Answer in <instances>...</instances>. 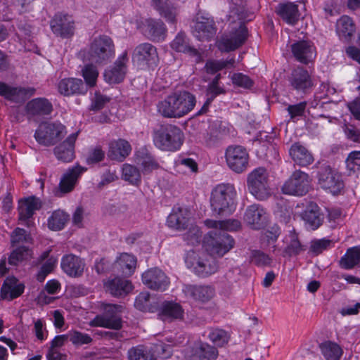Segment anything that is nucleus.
<instances>
[{"mask_svg": "<svg viewBox=\"0 0 360 360\" xmlns=\"http://www.w3.org/2000/svg\"><path fill=\"white\" fill-rule=\"evenodd\" d=\"M289 154L293 161L301 167L308 166L314 162L311 153L299 143H295L291 146Z\"/></svg>", "mask_w": 360, "mask_h": 360, "instance_id": "nucleus-40", "label": "nucleus"}, {"mask_svg": "<svg viewBox=\"0 0 360 360\" xmlns=\"http://www.w3.org/2000/svg\"><path fill=\"white\" fill-rule=\"evenodd\" d=\"M32 257V250L26 246H19L12 251L8 257V264L11 266H17L24 260H27Z\"/></svg>", "mask_w": 360, "mask_h": 360, "instance_id": "nucleus-51", "label": "nucleus"}, {"mask_svg": "<svg viewBox=\"0 0 360 360\" xmlns=\"http://www.w3.org/2000/svg\"><path fill=\"white\" fill-rule=\"evenodd\" d=\"M319 185L333 195L338 194L344 187L341 176L326 164L318 167L316 174Z\"/></svg>", "mask_w": 360, "mask_h": 360, "instance_id": "nucleus-8", "label": "nucleus"}, {"mask_svg": "<svg viewBox=\"0 0 360 360\" xmlns=\"http://www.w3.org/2000/svg\"><path fill=\"white\" fill-rule=\"evenodd\" d=\"M217 28L212 19L198 17L193 27V34L200 41H209L216 34Z\"/></svg>", "mask_w": 360, "mask_h": 360, "instance_id": "nucleus-23", "label": "nucleus"}, {"mask_svg": "<svg viewBox=\"0 0 360 360\" xmlns=\"http://www.w3.org/2000/svg\"><path fill=\"white\" fill-rule=\"evenodd\" d=\"M158 316L164 321L181 320L184 318V309L179 303L165 301L160 307Z\"/></svg>", "mask_w": 360, "mask_h": 360, "instance_id": "nucleus-37", "label": "nucleus"}, {"mask_svg": "<svg viewBox=\"0 0 360 360\" xmlns=\"http://www.w3.org/2000/svg\"><path fill=\"white\" fill-rule=\"evenodd\" d=\"M185 294L202 303L210 301L214 295V289L209 285H186L183 289Z\"/></svg>", "mask_w": 360, "mask_h": 360, "instance_id": "nucleus-34", "label": "nucleus"}, {"mask_svg": "<svg viewBox=\"0 0 360 360\" xmlns=\"http://www.w3.org/2000/svg\"><path fill=\"white\" fill-rule=\"evenodd\" d=\"M115 54L113 40L108 35H99L91 41L89 56L91 61L98 64H106Z\"/></svg>", "mask_w": 360, "mask_h": 360, "instance_id": "nucleus-4", "label": "nucleus"}, {"mask_svg": "<svg viewBox=\"0 0 360 360\" xmlns=\"http://www.w3.org/2000/svg\"><path fill=\"white\" fill-rule=\"evenodd\" d=\"M171 48L176 52L184 53L193 59L196 63L202 61L201 53L194 46H191L190 41L184 32H179L170 44Z\"/></svg>", "mask_w": 360, "mask_h": 360, "instance_id": "nucleus-18", "label": "nucleus"}, {"mask_svg": "<svg viewBox=\"0 0 360 360\" xmlns=\"http://www.w3.org/2000/svg\"><path fill=\"white\" fill-rule=\"evenodd\" d=\"M291 51L295 59L304 64H308L316 57L315 47L308 41H297L292 44Z\"/></svg>", "mask_w": 360, "mask_h": 360, "instance_id": "nucleus-25", "label": "nucleus"}, {"mask_svg": "<svg viewBox=\"0 0 360 360\" xmlns=\"http://www.w3.org/2000/svg\"><path fill=\"white\" fill-rule=\"evenodd\" d=\"M129 360H153L143 345L133 347L127 352Z\"/></svg>", "mask_w": 360, "mask_h": 360, "instance_id": "nucleus-52", "label": "nucleus"}, {"mask_svg": "<svg viewBox=\"0 0 360 360\" xmlns=\"http://www.w3.org/2000/svg\"><path fill=\"white\" fill-rule=\"evenodd\" d=\"M196 103L194 95L186 91L174 92L158 102V112L164 117L180 118L190 112Z\"/></svg>", "mask_w": 360, "mask_h": 360, "instance_id": "nucleus-1", "label": "nucleus"}, {"mask_svg": "<svg viewBox=\"0 0 360 360\" xmlns=\"http://www.w3.org/2000/svg\"><path fill=\"white\" fill-rule=\"evenodd\" d=\"M69 340L75 345H82L90 344L92 338L88 334L74 330L69 332Z\"/></svg>", "mask_w": 360, "mask_h": 360, "instance_id": "nucleus-60", "label": "nucleus"}, {"mask_svg": "<svg viewBox=\"0 0 360 360\" xmlns=\"http://www.w3.org/2000/svg\"><path fill=\"white\" fill-rule=\"evenodd\" d=\"M205 224L209 228L217 229V230L226 231H237L240 228V221L237 219H226V220H212L207 219Z\"/></svg>", "mask_w": 360, "mask_h": 360, "instance_id": "nucleus-46", "label": "nucleus"}, {"mask_svg": "<svg viewBox=\"0 0 360 360\" xmlns=\"http://www.w3.org/2000/svg\"><path fill=\"white\" fill-rule=\"evenodd\" d=\"M250 260L251 262L259 266H269L271 262L269 255L257 250H254L251 252Z\"/></svg>", "mask_w": 360, "mask_h": 360, "instance_id": "nucleus-59", "label": "nucleus"}, {"mask_svg": "<svg viewBox=\"0 0 360 360\" xmlns=\"http://www.w3.org/2000/svg\"><path fill=\"white\" fill-rule=\"evenodd\" d=\"M189 220V212L186 208L174 207L167 217V224L173 229L182 231L187 228Z\"/></svg>", "mask_w": 360, "mask_h": 360, "instance_id": "nucleus-35", "label": "nucleus"}, {"mask_svg": "<svg viewBox=\"0 0 360 360\" xmlns=\"http://www.w3.org/2000/svg\"><path fill=\"white\" fill-rule=\"evenodd\" d=\"M123 307L118 304H108L104 312L97 316L94 321L96 326L118 330L122 327L121 312Z\"/></svg>", "mask_w": 360, "mask_h": 360, "instance_id": "nucleus-11", "label": "nucleus"}, {"mask_svg": "<svg viewBox=\"0 0 360 360\" xmlns=\"http://www.w3.org/2000/svg\"><path fill=\"white\" fill-rule=\"evenodd\" d=\"M208 338L210 341H212L215 345L218 347H222L224 345L227 344L229 340V335L228 333L222 330V329H214L212 330L209 335Z\"/></svg>", "mask_w": 360, "mask_h": 360, "instance_id": "nucleus-57", "label": "nucleus"}, {"mask_svg": "<svg viewBox=\"0 0 360 360\" xmlns=\"http://www.w3.org/2000/svg\"><path fill=\"white\" fill-rule=\"evenodd\" d=\"M359 264L360 245L348 248L339 261L340 266L346 270L352 269Z\"/></svg>", "mask_w": 360, "mask_h": 360, "instance_id": "nucleus-45", "label": "nucleus"}, {"mask_svg": "<svg viewBox=\"0 0 360 360\" xmlns=\"http://www.w3.org/2000/svg\"><path fill=\"white\" fill-rule=\"evenodd\" d=\"M74 25L72 16L62 13L56 14L50 22L52 32L63 38H69L74 34Z\"/></svg>", "mask_w": 360, "mask_h": 360, "instance_id": "nucleus-17", "label": "nucleus"}, {"mask_svg": "<svg viewBox=\"0 0 360 360\" xmlns=\"http://www.w3.org/2000/svg\"><path fill=\"white\" fill-rule=\"evenodd\" d=\"M176 167L179 170H182L184 172L197 173L198 171L197 162L190 158H179L176 161Z\"/></svg>", "mask_w": 360, "mask_h": 360, "instance_id": "nucleus-58", "label": "nucleus"}, {"mask_svg": "<svg viewBox=\"0 0 360 360\" xmlns=\"http://www.w3.org/2000/svg\"><path fill=\"white\" fill-rule=\"evenodd\" d=\"M58 89L60 94L69 96L75 94H84L87 91L86 85L80 79L65 78L61 79Z\"/></svg>", "mask_w": 360, "mask_h": 360, "instance_id": "nucleus-30", "label": "nucleus"}, {"mask_svg": "<svg viewBox=\"0 0 360 360\" xmlns=\"http://www.w3.org/2000/svg\"><path fill=\"white\" fill-rule=\"evenodd\" d=\"M244 220L251 229L259 230L266 225V213L261 205L253 204L247 207Z\"/></svg>", "mask_w": 360, "mask_h": 360, "instance_id": "nucleus-24", "label": "nucleus"}, {"mask_svg": "<svg viewBox=\"0 0 360 360\" xmlns=\"http://www.w3.org/2000/svg\"><path fill=\"white\" fill-rule=\"evenodd\" d=\"M355 32V24L348 15H343L337 21L336 32L341 41L349 42Z\"/></svg>", "mask_w": 360, "mask_h": 360, "instance_id": "nucleus-39", "label": "nucleus"}, {"mask_svg": "<svg viewBox=\"0 0 360 360\" xmlns=\"http://www.w3.org/2000/svg\"><path fill=\"white\" fill-rule=\"evenodd\" d=\"M122 179L130 184L138 186L141 182L140 170L135 166L124 164L122 167Z\"/></svg>", "mask_w": 360, "mask_h": 360, "instance_id": "nucleus-50", "label": "nucleus"}, {"mask_svg": "<svg viewBox=\"0 0 360 360\" xmlns=\"http://www.w3.org/2000/svg\"><path fill=\"white\" fill-rule=\"evenodd\" d=\"M128 53L124 51L118 56L112 66L104 72V79L109 84H118L123 81L127 70Z\"/></svg>", "mask_w": 360, "mask_h": 360, "instance_id": "nucleus-14", "label": "nucleus"}, {"mask_svg": "<svg viewBox=\"0 0 360 360\" xmlns=\"http://www.w3.org/2000/svg\"><path fill=\"white\" fill-rule=\"evenodd\" d=\"M289 82L293 89L304 94L307 93L314 86L311 75L302 67H297L292 71Z\"/></svg>", "mask_w": 360, "mask_h": 360, "instance_id": "nucleus-20", "label": "nucleus"}, {"mask_svg": "<svg viewBox=\"0 0 360 360\" xmlns=\"http://www.w3.org/2000/svg\"><path fill=\"white\" fill-rule=\"evenodd\" d=\"M151 6L169 23L175 24L179 14L178 7L170 0H151Z\"/></svg>", "mask_w": 360, "mask_h": 360, "instance_id": "nucleus-28", "label": "nucleus"}, {"mask_svg": "<svg viewBox=\"0 0 360 360\" xmlns=\"http://www.w3.org/2000/svg\"><path fill=\"white\" fill-rule=\"evenodd\" d=\"M310 187L308 174L297 169L294 171L281 186L283 194L302 197L305 195Z\"/></svg>", "mask_w": 360, "mask_h": 360, "instance_id": "nucleus-7", "label": "nucleus"}, {"mask_svg": "<svg viewBox=\"0 0 360 360\" xmlns=\"http://www.w3.org/2000/svg\"><path fill=\"white\" fill-rule=\"evenodd\" d=\"M32 238L30 235L28 234L23 229L16 228L11 235V243L13 246H15L21 242H30Z\"/></svg>", "mask_w": 360, "mask_h": 360, "instance_id": "nucleus-63", "label": "nucleus"}, {"mask_svg": "<svg viewBox=\"0 0 360 360\" xmlns=\"http://www.w3.org/2000/svg\"><path fill=\"white\" fill-rule=\"evenodd\" d=\"M25 108V115L29 120L38 121L51 113L53 105L47 98L39 97L28 101Z\"/></svg>", "mask_w": 360, "mask_h": 360, "instance_id": "nucleus-13", "label": "nucleus"}, {"mask_svg": "<svg viewBox=\"0 0 360 360\" xmlns=\"http://www.w3.org/2000/svg\"><path fill=\"white\" fill-rule=\"evenodd\" d=\"M320 348L326 360H340L342 354L341 347L338 344L330 341L322 343Z\"/></svg>", "mask_w": 360, "mask_h": 360, "instance_id": "nucleus-49", "label": "nucleus"}, {"mask_svg": "<svg viewBox=\"0 0 360 360\" xmlns=\"http://www.w3.org/2000/svg\"><path fill=\"white\" fill-rule=\"evenodd\" d=\"M210 235L207 246L211 255L222 257L233 247L234 240L226 231L214 229Z\"/></svg>", "mask_w": 360, "mask_h": 360, "instance_id": "nucleus-9", "label": "nucleus"}, {"mask_svg": "<svg viewBox=\"0 0 360 360\" xmlns=\"http://www.w3.org/2000/svg\"><path fill=\"white\" fill-rule=\"evenodd\" d=\"M217 356L216 347L201 341L195 342L187 354L188 360H216Z\"/></svg>", "mask_w": 360, "mask_h": 360, "instance_id": "nucleus-22", "label": "nucleus"}, {"mask_svg": "<svg viewBox=\"0 0 360 360\" xmlns=\"http://www.w3.org/2000/svg\"><path fill=\"white\" fill-rule=\"evenodd\" d=\"M25 289V285L15 277L7 278L1 288L0 300H13L20 296Z\"/></svg>", "mask_w": 360, "mask_h": 360, "instance_id": "nucleus-33", "label": "nucleus"}, {"mask_svg": "<svg viewBox=\"0 0 360 360\" xmlns=\"http://www.w3.org/2000/svg\"><path fill=\"white\" fill-rule=\"evenodd\" d=\"M330 243L331 240L326 238L314 240L311 242L309 250L315 255H318L326 250Z\"/></svg>", "mask_w": 360, "mask_h": 360, "instance_id": "nucleus-62", "label": "nucleus"}, {"mask_svg": "<svg viewBox=\"0 0 360 360\" xmlns=\"http://www.w3.org/2000/svg\"><path fill=\"white\" fill-rule=\"evenodd\" d=\"M248 36V28L244 24H240L230 38L223 39L219 42V48L226 51H233L245 43Z\"/></svg>", "mask_w": 360, "mask_h": 360, "instance_id": "nucleus-29", "label": "nucleus"}, {"mask_svg": "<svg viewBox=\"0 0 360 360\" xmlns=\"http://www.w3.org/2000/svg\"><path fill=\"white\" fill-rule=\"evenodd\" d=\"M234 62L233 59H231L230 60H208L205 63V68L208 74L213 75L226 68L229 64L233 65Z\"/></svg>", "mask_w": 360, "mask_h": 360, "instance_id": "nucleus-54", "label": "nucleus"}, {"mask_svg": "<svg viewBox=\"0 0 360 360\" xmlns=\"http://www.w3.org/2000/svg\"><path fill=\"white\" fill-rule=\"evenodd\" d=\"M86 170L79 165L69 169L61 177L59 183L60 191L67 193L73 190L77 179Z\"/></svg>", "mask_w": 360, "mask_h": 360, "instance_id": "nucleus-31", "label": "nucleus"}, {"mask_svg": "<svg viewBox=\"0 0 360 360\" xmlns=\"http://www.w3.org/2000/svg\"><path fill=\"white\" fill-rule=\"evenodd\" d=\"M225 94L226 90L224 87L216 84H208L206 91V95L207 96V100L200 110L197 112V115H200L206 113L208 110L210 105L214 101V99L217 96Z\"/></svg>", "mask_w": 360, "mask_h": 360, "instance_id": "nucleus-48", "label": "nucleus"}, {"mask_svg": "<svg viewBox=\"0 0 360 360\" xmlns=\"http://www.w3.org/2000/svg\"><path fill=\"white\" fill-rule=\"evenodd\" d=\"M82 75L86 82L85 85L94 86L96 83L98 72L96 66L92 64H88L82 69Z\"/></svg>", "mask_w": 360, "mask_h": 360, "instance_id": "nucleus-56", "label": "nucleus"}, {"mask_svg": "<svg viewBox=\"0 0 360 360\" xmlns=\"http://www.w3.org/2000/svg\"><path fill=\"white\" fill-rule=\"evenodd\" d=\"M131 151V145L126 140L118 139L109 143L108 156L112 160L123 161Z\"/></svg>", "mask_w": 360, "mask_h": 360, "instance_id": "nucleus-41", "label": "nucleus"}, {"mask_svg": "<svg viewBox=\"0 0 360 360\" xmlns=\"http://www.w3.org/2000/svg\"><path fill=\"white\" fill-rule=\"evenodd\" d=\"M56 260L53 258H49L42 264L37 274V279L39 282H43L47 275L50 274L56 266Z\"/></svg>", "mask_w": 360, "mask_h": 360, "instance_id": "nucleus-61", "label": "nucleus"}, {"mask_svg": "<svg viewBox=\"0 0 360 360\" xmlns=\"http://www.w3.org/2000/svg\"><path fill=\"white\" fill-rule=\"evenodd\" d=\"M34 87H15L4 82H0V95L6 99L20 103L35 94Z\"/></svg>", "mask_w": 360, "mask_h": 360, "instance_id": "nucleus-21", "label": "nucleus"}, {"mask_svg": "<svg viewBox=\"0 0 360 360\" xmlns=\"http://www.w3.org/2000/svg\"><path fill=\"white\" fill-rule=\"evenodd\" d=\"M276 12L283 21L291 25H295L300 17L297 5L292 2L279 4Z\"/></svg>", "mask_w": 360, "mask_h": 360, "instance_id": "nucleus-38", "label": "nucleus"}, {"mask_svg": "<svg viewBox=\"0 0 360 360\" xmlns=\"http://www.w3.org/2000/svg\"><path fill=\"white\" fill-rule=\"evenodd\" d=\"M185 262L188 267H193L194 272L201 277H206L215 273L218 269V264L214 258L195 259V252L188 253Z\"/></svg>", "mask_w": 360, "mask_h": 360, "instance_id": "nucleus-16", "label": "nucleus"}, {"mask_svg": "<svg viewBox=\"0 0 360 360\" xmlns=\"http://www.w3.org/2000/svg\"><path fill=\"white\" fill-rule=\"evenodd\" d=\"M249 155L240 146H229L226 151V160L229 168L236 173H242L248 166Z\"/></svg>", "mask_w": 360, "mask_h": 360, "instance_id": "nucleus-12", "label": "nucleus"}, {"mask_svg": "<svg viewBox=\"0 0 360 360\" xmlns=\"http://www.w3.org/2000/svg\"><path fill=\"white\" fill-rule=\"evenodd\" d=\"M134 161L143 174H148L159 167V164L146 148H141L135 153Z\"/></svg>", "mask_w": 360, "mask_h": 360, "instance_id": "nucleus-36", "label": "nucleus"}, {"mask_svg": "<svg viewBox=\"0 0 360 360\" xmlns=\"http://www.w3.org/2000/svg\"><path fill=\"white\" fill-rule=\"evenodd\" d=\"M142 281L148 288L155 290H165L169 281L165 274L158 268H151L142 274Z\"/></svg>", "mask_w": 360, "mask_h": 360, "instance_id": "nucleus-19", "label": "nucleus"}, {"mask_svg": "<svg viewBox=\"0 0 360 360\" xmlns=\"http://www.w3.org/2000/svg\"><path fill=\"white\" fill-rule=\"evenodd\" d=\"M107 290L115 297L127 295L132 290L131 283L124 278L115 277L105 283Z\"/></svg>", "mask_w": 360, "mask_h": 360, "instance_id": "nucleus-43", "label": "nucleus"}, {"mask_svg": "<svg viewBox=\"0 0 360 360\" xmlns=\"http://www.w3.org/2000/svg\"><path fill=\"white\" fill-rule=\"evenodd\" d=\"M303 250L304 248L298 240L297 236L292 233L290 234V241L285 248L283 255L284 257L297 255Z\"/></svg>", "mask_w": 360, "mask_h": 360, "instance_id": "nucleus-53", "label": "nucleus"}, {"mask_svg": "<svg viewBox=\"0 0 360 360\" xmlns=\"http://www.w3.org/2000/svg\"><path fill=\"white\" fill-rule=\"evenodd\" d=\"M69 215L60 210L54 211L48 219V227L52 231L62 230L67 221Z\"/></svg>", "mask_w": 360, "mask_h": 360, "instance_id": "nucleus-47", "label": "nucleus"}, {"mask_svg": "<svg viewBox=\"0 0 360 360\" xmlns=\"http://www.w3.org/2000/svg\"><path fill=\"white\" fill-rule=\"evenodd\" d=\"M307 229L316 230L323 224L324 216L316 203L311 202L301 214Z\"/></svg>", "mask_w": 360, "mask_h": 360, "instance_id": "nucleus-32", "label": "nucleus"}, {"mask_svg": "<svg viewBox=\"0 0 360 360\" xmlns=\"http://www.w3.org/2000/svg\"><path fill=\"white\" fill-rule=\"evenodd\" d=\"M60 266L68 276L77 278L83 274L85 263L79 257L69 254L62 257Z\"/></svg>", "mask_w": 360, "mask_h": 360, "instance_id": "nucleus-27", "label": "nucleus"}, {"mask_svg": "<svg viewBox=\"0 0 360 360\" xmlns=\"http://www.w3.org/2000/svg\"><path fill=\"white\" fill-rule=\"evenodd\" d=\"M136 265V257L128 253H122L114 264V268L120 271L124 276H130Z\"/></svg>", "mask_w": 360, "mask_h": 360, "instance_id": "nucleus-44", "label": "nucleus"}, {"mask_svg": "<svg viewBox=\"0 0 360 360\" xmlns=\"http://www.w3.org/2000/svg\"><path fill=\"white\" fill-rule=\"evenodd\" d=\"M248 188L249 191L258 200H263L270 195L269 175L266 169L258 167L248 176Z\"/></svg>", "mask_w": 360, "mask_h": 360, "instance_id": "nucleus-6", "label": "nucleus"}, {"mask_svg": "<svg viewBox=\"0 0 360 360\" xmlns=\"http://www.w3.org/2000/svg\"><path fill=\"white\" fill-rule=\"evenodd\" d=\"M236 191L229 184H221L212 191L210 205L214 214L220 217L231 215L236 209Z\"/></svg>", "mask_w": 360, "mask_h": 360, "instance_id": "nucleus-2", "label": "nucleus"}, {"mask_svg": "<svg viewBox=\"0 0 360 360\" xmlns=\"http://www.w3.org/2000/svg\"><path fill=\"white\" fill-rule=\"evenodd\" d=\"M347 167L354 172H360V150L352 151L346 160Z\"/></svg>", "mask_w": 360, "mask_h": 360, "instance_id": "nucleus-64", "label": "nucleus"}, {"mask_svg": "<svg viewBox=\"0 0 360 360\" xmlns=\"http://www.w3.org/2000/svg\"><path fill=\"white\" fill-rule=\"evenodd\" d=\"M132 60L142 69L156 66L159 61L156 47L148 42L139 44L133 51Z\"/></svg>", "mask_w": 360, "mask_h": 360, "instance_id": "nucleus-10", "label": "nucleus"}, {"mask_svg": "<svg viewBox=\"0 0 360 360\" xmlns=\"http://www.w3.org/2000/svg\"><path fill=\"white\" fill-rule=\"evenodd\" d=\"M78 132L69 135L65 140L56 146L53 149L54 155L58 160L70 162L75 158V143Z\"/></svg>", "mask_w": 360, "mask_h": 360, "instance_id": "nucleus-26", "label": "nucleus"}, {"mask_svg": "<svg viewBox=\"0 0 360 360\" xmlns=\"http://www.w3.org/2000/svg\"><path fill=\"white\" fill-rule=\"evenodd\" d=\"M41 208L40 200L34 196L29 197L19 201L18 212L20 220H27L31 218L34 211Z\"/></svg>", "mask_w": 360, "mask_h": 360, "instance_id": "nucleus-42", "label": "nucleus"}, {"mask_svg": "<svg viewBox=\"0 0 360 360\" xmlns=\"http://www.w3.org/2000/svg\"><path fill=\"white\" fill-rule=\"evenodd\" d=\"M153 139L155 146L162 150L175 151L184 142V134L174 124H162L153 129Z\"/></svg>", "mask_w": 360, "mask_h": 360, "instance_id": "nucleus-3", "label": "nucleus"}, {"mask_svg": "<svg viewBox=\"0 0 360 360\" xmlns=\"http://www.w3.org/2000/svg\"><path fill=\"white\" fill-rule=\"evenodd\" d=\"M140 29L143 34L153 41H163L167 36V27L160 19H146L142 22Z\"/></svg>", "mask_w": 360, "mask_h": 360, "instance_id": "nucleus-15", "label": "nucleus"}, {"mask_svg": "<svg viewBox=\"0 0 360 360\" xmlns=\"http://www.w3.org/2000/svg\"><path fill=\"white\" fill-rule=\"evenodd\" d=\"M66 134V127L60 122H43L35 131L34 138L40 145L51 146L59 142Z\"/></svg>", "mask_w": 360, "mask_h": 360, "instance_id": "nucleus-5", "label": "nucleus"}, {"mask_svg": "<svg viewBox=\"0 0 360 360\" xmlns=\"http://www.w3.org/2000/svg\"><path fill=\"white\" fill-rule=\"evenodd\" d=\"M231 79L234 86L243 89H249L254 85L253 80L249 76L241 72L233 73Z\"/></svg>", "mask_w": 360, "mask_h": 360, "instance_id": "nucleus-55", "label": "nucleus"}]
</instances>
